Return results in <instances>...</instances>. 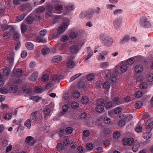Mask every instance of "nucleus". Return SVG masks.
Instances as JSON below:
<instances>
[{
    "label": "nucleus",
    "mask_w": 153,
    "mask_h": 153,
    "mask_svg": "<svg viewBox=\"0 0 153 153\" xmlns=\"http://www.w3.org/2000/svg\"><path fill=\"white\" fill-rule=\"evenodd\" d=\"M50 49L48 48L43 49L42 51V53L43 55H46L48 53L50 52Z\"/></svg>",
    "instance_id": "nucleus-54"
},
{
    "label": "nucleus",
    "mask_w": 153,
    "mask_h": 153,
    "mask_svg": "<svg viewBox=\"0 0 153 153\" xmlns=\"http://www.w3.org/2000/svg\"><path fill=\"white\" fill-rule=\"evenodd\" d=\"M20 37V35L18 33H15L13 36V38L14 40L18 41Z\"/></svg>",
    "instance_id": "nucleus-47"
},
{
    "label": "nucleus",
    "mask_w": 153,
    "mask_h": 153,
    "mask_svg": "<svg viewBox=\"0 0 153 153\" xmlns=\"http://www.w3.org/2000/svg\"><path fill=\"white\" fill-rule=\"evenodd\" d=\"M139 24L142 27H149L151 26V23L148 18L145 16H141L139 21Z\"/></svg>",
    "instance_id": "nucleus-6"
},
{
    "label": "nucleus",
    "mask_w": 153,
    "mask_h": 153,
    "mask_svg": "<svg viewBox=\"0 0 153 153\" xmlns=\"http://www.w3.org/2000/svg\"><path fill=\"white\" fill-rule=\"evenodd\" d=\"M146 133H144L143 135V137L146 139H148L150 138L151 137V134L150 132L148 130H146Z\"/></svg>",
    "instance_id": "nucleus-30"
},
{
    "label": "nucleus",
    "mask_w": 153,
    "mask_h": 153,
    "mask_svg": "<svg viewBox=\"0 0 153 153\" xmlns=\"http://www.w3.org/2000/svg\"><path fill=\"white\" fill-rule=\"evenodd\" d=\"M110 86L111 84L110 82L108 81L105 82L102 84L103 87L106 90V92H107L109 91Z\"/></svg>",
    "instance_id": "nucleus-22"
},
{
    "label": "nucleus",
    "mask_w": 153,
    "mask_h": 153,
    "mask_svg": "<svg viewBox=\"0 0 153 153\" xmlns=\"http://www.w3.org/2000/svg\"><path fill=\"white\" fill-rule=\"evenodd\" d=\"M25 143L30 146H33L35 143L34 138L31 136H28L26 138Z\"/></svg>",
    "instance_id": "nucleus-12"
},
{
    "label": "nucleus",
    "mask_w": 153,
    "mask_h": 153,
    "mask_svg": "<svg viewBox=\"0 0 153 153\" xmlns=\"http://www.w3.org/2000/svg\"><path fill=\"white\" fill-rule=\"evenodd\" d=\"M122 19V17H120L117 18L113 21V25L114 29L118 30L120 28L121 26Z\"/></svg>",
    "instance_id": "nucleus-9"
},
{
    "label": "nucleus",
    "mask_w": 153,
    "mask_h": 153,
    "mask_svg": "<svg viewBox=\"0 0 153 153\" xmlns=\"http://www.w3.org/2000/svg\"><path fill=\"white\" fill-rule=\"evenodd\" d=\"M111 71L110 69H107L103 71L102 75L105 74V79L106 80H110L111 79V81L112 83H114L117 82V77L114 76H111Z\"/></svg>",
    "instance_id": "nucleus-4"
},
{
    "label": "nucleus",
    "mask_w": 153,
    "mask_h": 153,
    "mask_svg": "<svg viewBox=\"0 0 153 153\" xmlns=\"http://www.w3.org/2000/svg\"><path fill=\"white\" fill-rule=\"evenodd\" d=\"M135 57H133L128 59L126 60V64L128 65H131L134 62L135 60Z\"/></svg>",
    "instance_id": "nucleus-28"
},
{
    "label": "nucleus",
    "mask_w": 153,
    "mask_h": 153,
    "mask_svg": "<svg viewBox=\"0 0 153 153\" xmlns=\"http://www.w3.org/2000/svg\"><path fill=\"white\" fill-rule=\"evenodd\" d=\"M62 59L61 56H56L53 57L52 59V61L53 63H59L61 62Z\"/></svg>",
    "instance_id": "nucleus-20"
},
{
    "label": "nucleus",
    "mask_w": 153,
    "mask_h": 153,
    "mask_svg": "<svg viewBox=\"0 0 153 153\" xmlns=\"http://www.w3.org/2000/svg\"><path fill=\"white\" fill-rule=\"evenodd\" d=\"M50 109L49 108H45L43 110L44 114L45 115H48L50 113Z\"/></svg>",
    "instance_id": "nucleus-59"
},
{
    "label": "nucleus",
    "mask_w": 153,
    "mask_h": 153,
    "mask_svg": "<svg viewBox=\"0 0 153 153\" xmlns=\"http://www.w3.org/2000/svg\"><path fill=\"white\" fill-rule=\"evenodd\" d=\"M1 29L3 31L7 30H9L10 32L13 31L15 29V27L13 26L6 25H2Z\"/></svg>",
    "instance_id": "nucleus-18"
},
{
    "label": "nucleus",
    "mask_w": 153,
    "mask_h": 153,
    "mask_svg": "<svg viewBox=\"0 0 153 153\" xmlns=\"http://www.w3.org/2000/svg\"><path fill=\"white\" fill-rule=\"evenodd\" d=\"M31 125V121L30 119H27L24 123V126L28 129L30 128Z\"/></svg>",
    "instance_id": "nucleus-37"
},
{
    "label": "nucleus",
    "mask_w": 153,
    "mask_h": 153,
    "mask_svg": "<svg viewBox=\"0 0 153 153\" xmlns=\"http://www.w3.org/2000/svg\"><path fill=\"white\" fill-rule=\"evenodd\" d=\"M42 99L41 97L38 96H34L31 97L30 99L31 100L35 102H38L39 100Z\"/></svg>",
    "instance_id": "nucleus-38"
},
{
    "label": "nucleus",
    "mask_w": 153,
    "mask_h": 153,
    "mask_svg": "<svg viewBox=\"0 0 153 153\" xmlns=\"http://www.w3.org/2000/svg\"><path fill=\"white\" fill-rule=\"evenodd\" d=\"M68 39L69 38L68 36L66 35H64L61 37L60 40L62 42H65L67 41Z\"/></svg>",
    "instance_id": "nucleus-49"
},
{
    "label": "nucleus",
    "mask_w": 153,
    "mask_h": 153,
    "mask_svg": "<svg viewBox=\"0 0 153 153\" xmlns=\"http://www.w3.org/2000/svg\"><path fill=\"white\" fill-rule=\"evenodd\" d=\"M104 105L107 109L114 107L112 102L110 101H108L104 103Z\"/></svg>",
    "instance_id": "nucleus-26"
},
{
    "label": "nucleus",
    "mask_w": 153,
    "mask_h": 153,
    "mask_svg": "<svg viewBox=\"0 0 153 153\" xmlns=\"http://www.w3.org/2000/svg\"><path fill=\"white\" fill-rule=\"evenodd\" d=\"M37 113L36 112H35L32 113L30 116V118L32 120H35L37 117Z\"/></svg>",
    "instance_id": "nucleus-50"
},
{
    "label": "nucleus",
    "mask_w": 153,
    "mask_h": 153,
    "mask_svg": "<svg viewBox=\"0 0 153 153\" xmlns=\"http://www.w3.org/2000/svg\"><path fill=\"white\" fill-rule=\"evenodd\" d=\"M26 46L28 49L30 50H33L34 48V45L30 42H28L26 43Z\"/></svg>",
    "instance_id": "nucleus-40"
},
{
    "label": "nucleus",
    "mask_w": 153,
    "mask_h": 153,
    "mask_svg": "<svg viewBox=\"0 0 153 153\" xmlns=\"http://www.w3.org/2000/svg\"><path fill=\"white\" fill-rule=\"evenodd\" d=\"M67 67L68 68H72L75 66L74 62L71 59H69L66 63Z\"/></svg>",
    "instance_id": "nucleus-24"
},
{
    "label": "nucleus",
    "mask_w": 153,
    "mask_h": 153,
    "mask_svg": "<svg viewBox=\"0 0 153 153\" xmlns=\"http://www.w3.org/2000/svg\"><path fill=\"white\" fill-rule=\"evenodd\" d=\"M71 106L72 108L76 109L78 108L79 104L75 102H73L71 104Z\"/></svg>",
    "instance_id": "nucleus-53"
},
{
    "label": "nucleus",
    "mask_w": 153,
    "mask_h": 153,
    "mask_svg": "<svg viewBox=\"0 0 153 153\" xmlns=\"http://www.w3.org/2000/svg\"><path fill=\"white\" fill-rule=\"evenodd\" d=\"M47 32V30L46 29L42 30L39 32V34L41 36H45Z\"/></svg>",
    "instance_id": "nucleus-58"
},
{
    "label": "nucleus",
    "mask_w": 153,
    "mask_h": 153,
    "mask_svg": "<svg viewBox=\"0 0 153 153\" xmlns=\"http://www.w3.org/2000/svg\"><path fill=\"white\" fill-rule=\"evenodd\" d=\"M86 16L88 17V13L87 11H85L82 12L79 15V18L81 19H83Z\"/></svg>",
    "instance_id": "nucleus-39"
},
{
    "label": "nucleus",
    "mask_w": 153,
    "mask_h": 153,
    "mask_svg": "<svg viewBox=\"0 0 153 153\" xmlns=\"http://www.w3.org/2000/svg\"><path fill=\"white\" fill-rule=\"evenodd\" d=\"M65 131L67 134H71L72 132L73 128L71 127H68L66 128Z\"/></svg>",
    "instance_id": "nucleus-64"
},
{
    "label": "nucleus",
    "mask_w": 153,
    "mask_h": 153,
    "mask_svg": "<svg viewBox=\"0 0 153 153\" xmlns=\"http://www.w3.org/2000/svg\"><path fill=\"white\" fill-rule=\"evenodd\" d=\"M63 77V76L61 74H56L52 76V80L54 82L58 83Z\"/></svg>",
    "instance_id": "nucleus-15"
},
{
    "label": "nucleus",
    "mask_w": 153,
    "mask_h": 153,
    "mask_svg": "<svg viewBox=\"0 0 153 153\" xmlns=\"http://www.w3.org/2000/svg\"><path fill=\"white\" fill-rule=\"evenodd\" d=\"M113 103L114 106L120 104L122 103L121 100L118 97L114 98L113 100Z\"/></svg>",
    "instance_id": "nucleus-25"
},
{
    "label": "nucleus",
    "mask_w": 153,
    "mask_h": 153,
    "mask_svg": "<svg viewBox=\"0 0 153 153\" xmlns=\"http://www.w3.org/2000/svg\"><path fill=\"white\" fill-rule=\"evenodd\" d=\"M143 105V103L141 101H137L134 104L135 108L136 109L141 108Z\"/></svg>",
    "instance_id": "nucleus-36"
},
{
    "label": "nucleus",
    "mask_w": 153,
    "mask_h": 153,
    "mask_svg": "<svg viewBox=\"0 0 153 153\" xmlns=\"http://www.w3.org/2000/svg\"><path fill=\"white\" fill-rule=\"evenodd\" d=\"M146 79L148 82H151L153 81V74L151 73H148L146 76Z\"/></svg>",
    "instance_id": "nucleus-27"
},
{
    "label": "nucleus",
    "mask_w": 153,
    "mask_h": 153,
    "mask_svg": "<svg viewBox=\"0 0 153 153\" xmlns=\"http://www.w3.org/2000/svg\"><path fill=\"white\" fill-rule=\"evenodd\" d=\"M142 117L143 119L145 120V121H146L145 124L146 130L151 131L153 128V118H149L148 114L143 115Z\"/></svg>",
    "instance_id": "nucleus-2"
},
{
    "label": "nucleus",
    "mask_w": 153,
    "mask_h": 153,
    "mask_svg": "<svg viewBox=\"0 0 153 153\" xmlns=\"http://www.w3.org/2000/svg\"><path fill=\"white\" fill-rule=\"evenodd\" d=\"M34 91L36 93H40L42 91V88L41 87H37L34 88Z\"/></svg>",
    "instance_id": "nucleus-57"
},
{
    "label": "nucleus",
    "mask_w": 153,
    "mask_h": 153,
    "mask_svg": "<svg viewBox=\"0 0 153 153\" xmlns=\"http://www.w3.org/2000/svg\"><path fill=\"white\" fill-rule=\"evenodd\" d=\"M38 73L37 71L33 72L29 77V79L32 81H36L38 78Z\"/></svg>",
    "instance_id": "nucleus-16"
},
{
    "label": "nucleus",
    "mask_w": 153,
    "mask_h": 153,
    "mask_svg": "<svg viewBox=\"0 0 153 153\" xmlns=\"http://www.w3.org/2000/svg\"><path fill=\"white\" fill-rule=\"evenodd\" d=\"M78 36V33L76 31H71L69 34L70 37L72 39L76 38Z\"/></svg>",
    "instance_id": "nucleus-33"
},
{
    "label": "nucleus",
    "mask_w": 153,
    "mask_h": 153,
    "mask_svg": "<svg viewBox=\"0 0 153 153\" xmlns=\"http://www.w3.org/2000/svg\"><path fill=\"white\" fill-rule=\"evenodd\" d=\"M8 142L7 140L5 139H0V144L4 147L8 145Z\"/></svg>",
    "instance_id": "nucleus-34"
},
{
    "label": "nucleus",
    "mask_w": 153,
    "mask_h": 153,
    "mask_svg": "<svg viewBox=\"0 0 153 153\" xmlns=\"http://www.w3.org/2000/svg\"><path fill=\"white\" fill-rule=\"evenodd\" d=\"M110 66V63L108 62H103L100 64V67L102 69L106 68Z\"/></svg>",
    "instance_id": "nucleus-29"
},
{
    "label": "nucleus",
    "mask_w": 153,
    "mask_h": 153,
    "mask_svg": "<svg viewBox=\"0 0 153 153\" xmlns=\"http://www.w3.org/2000/svg\"><path fill=\"white\" fill-rule=\"evenodd\" d=\"M9 92L8 89L6 87H2L0 88V93L2 94H6Z\"/></svg>",
    "instance_id": "nucleus-41"
},
{
    "label": "nucleus",
    "mask_w": 153,
    "mask_h": 153,
    "mask_svg": "<svg viewBox=\"0 0 153 153\" xmlns=\"http://www.w3.org/2000/svg\"><path fill=\"white\" fill-rule=\"evenodd\" d=\"M13 72L14 73V76L18 77L22 76L23 74V72L22 69H17L16 70L14 69L13 71Z\"/></svg>",
    "instance_id": "nucleus-21"
},
{
    "label": "nucleus",
    "mask_w": 153,
    "mask_h": 153,
    "mask_svg": "<svg viewBox=\"0 0 153 153\" xmlns=\"http://www.w3.org/2000/svg\"><path fill=\"white\" fill-rule=\"evenodd\" d=\"M144 70L143 65L141 64H138L135 65L134 68V72L137 74H140L142 73Z\"/></svg>",
    "instance_id": "nucleus-11"
},
{
    "label": "nucleus",
    "mask_w": 153,
    "mask_h": 153,
    "mask_svg": "<svg viewBox=\"0 0 153 153\" xmlns=\"http://www.w3.org/2000/svg\"><path fill=\"white\" fill-rule=\"evenodd\" d=\"M105 58V56H104L101 53H100L99 55L97 57V60L99 61H104Z\"/></svg>",
    "instance_id": "nucleus-44"
},
{
    "label": "nucleus",
    "mask_w": 153,
    "mask_h": 153,
    "mask_svg": "<svg viewBox=\"0 0 153 153\" xmlns=\"http://www.w3.org/2000/svg\"><path fill=\"white\" fill-rule=\"evenodd\" d=\"M80 50V48L77 45H74L71 46L70 49V51L74 53H76Z\"/></svg>",
    "instance_id": "nucleus-19"
},
{
    "label": "nucleus",
    "mask_w": 153,
    "mask_h": 153,
    "mask_svg": "<svg viewBox=\"0 0 153 153\" xmlns=\"http://www.w3.org/2000/svg\"><path fill=\"white\" fill-rule=\"evenodd\" d=\"M123 117L125 120L127 121H129L132 119L133 118V116L131 114L127 115L126 116V115H123Z\"/></svg>",
    "instance_id": "nucleus-42"
},
{
    "label": "nucleus",
    "mask_w": 153,
    "mask_h": 153,
    "mask_svg": "<svg viewBox=\"0 0 153 153\" xmlns=\"http://www.w3.org/2000/svg\"><path fill=\"white\" fill-rule=\"evenodd\" d=\"M104 103V101L103 99H100L98 100L96 108V110L97 112L101 113L104 110V107L103 105Z\"/></svg>",
    "instance_id": "nucleus-8"
},
{
    "label": "nucleus",
    "mask_w": 153,
    "mask_h": 153,
    "mask_svg": "<svg viewBox=\"0 0 153 153\" xmlns=\"http://www.w3.org/2000/svg\"><path fill=\"white\" fill-rule=\"evenodd\" d=\"M4 77L3 75L0 74V87L2 86L4 83Z\"/></svg>",
    "instance_id": "nucleus-52"
},
{
    "label": "nucleus",
    "mask_w": 153,
    "mask_h": 153,
    "mask_svg": "<svg viewBox=\"0 0 153 153\" xmlns=\"http://www.w3.org/2000/svg\"><path fill=\"white\" fill-rule=\"evenodd\" d=\"M121 65L120 67V70L122 73H125L126 72L128 68L127 64H123V62H121Z\"/></svg>",
    "instance_id": "nucleus-17"
},
{
    "label": "nucleus",
    "mask_w": 153,
    "mask_h": 153,
    "mask_svg": "<svg viewBox=\"0 0 153 153\" xmlns=\"http://www.w3.org/2000/svg\"><path fill=\"white\" fill-rule=\"evenodd\" d=\"M34 20V17L32 16L31 15H30L27 18V22L28 24H30Z\"/></svg>",
    "instance_id": "nucleus-46"
},
{
    "label": "nucleus",
    "mask_w": 153,
    "mask_h": 153,
    "mask_svg": "<svg viewBox=\"0 0 153 153\" xmlns=\"http://www.w3.org/2000/svg\"><path fill=\"white\" fill-rule=\"evenodd\" d=\"M64 22L58 27L57 32L59 34L62 33L67 28L70 23V21L68 18L64 19Z\"/></svg>",
    "instance_id": "nucleus-3"
},
{
    "label": "nucleus",
    "mask_w": 153,
    "mask_h": 153,
    "mask_svg": "<svg viewBox=\"0 0 153 153\" xmlns=\"http://www.w3.org/2000/svg\"><path fill=\"white\" fill-rule=\"evenodd\" d=\"M49 76L47 74H44L42 77V80L43 82H45L48 80Z\"/></svg>",
    "instance_id": "nucleus-62"
},
{
    "label": "nucleus",
    "mask_w": 153,
    "mask_h": 153,
    "mask_svg": "<svg viewBox=\"0 0 153 153\" xmlns=\"http://www.w3.org/2000/svg\"><path fill=\"white\" fill-rule=\"evenodd\" d=\"M99 39L101 42L105 46L109 47L113 44V39L109 36L101 34L100 36Z\"/></svg>",
    "instance_id": "nucleus-1"
},
{
    "label": "nucleus",
    "mask_w": 153,
    "mask_h": 153,
    "mask_svg": "<svg viewBox=\"0 0 153 153\" xmlns=\"http://www.w3.org/2000/svg\"><path fill=\"white\" fill-rule=\"evenodd\" d=\"M45 10V8L42 6H40L36 10V12L38 13H43Z\"/></svg>",
    "instance_id": "nucleus-31"
},
{
    "label": "nucleus",
    "mask_w": 153,
    "mask_h": 153,
    "mask_svg": "<svg viewBox=\"0 0 153 153\" xmlns=\"http://www.w3.org/2000/svg\"><path fill=\"white\" fill-rule=\"evenodd\" d=\"M73 96L75 98L77 99L80 96L79 92L76 90L74 91L73 93Z\"/></svg>",
    "instance_id": "nucleus-45"
},
{
    "label": "nucleus",
    "mask_w": 153,
    "mask_h": 153,
    "mask_svg": "<svg viewBox=\"0 0 153 153\" xmlns=\"http://www.w3.org/2000/svg\"><path fill=\"white\" fill-rule=\"evenodd\" d=\"M17 90V87L16 85H13L10 87V93H14L16 92Z\"/></svg>",
    "instance_id": "nucleus-43"
},
{
    "label": "nucleus",
    "mask_w": 153,
    "mask_h": 153,
    "mask_svg": "<svg viewBox=\"0 0 153 153\" xmlns=\"http://www.w3.org/2000/svg\"><path fill=\"white\" fill-rule=\"evenodd\" d=\"M134 142V140L132 138H126L124 139L123 140V143L124 145H128L131 146Z\"/></svg>",
    "instance_id": "nucleus-14"
},
{
    "label": "nucleus",
    "mask_w": 153,
    "mask_h": 153,
    "mask_svg": "<svg viewBox=\"0 0 153 153\" xmlns=\"http://www.w3.org/2000/svg\"><path fill=\"white\" fill-rule=\"evenodd\" d=\"M82 75L81 74V73H79L73 76H72L70 79V82H71L74 80H75L76 78H77L78 77H79V76H81Z\"/></svg>",
    "instance_id": "nucleus-51"
},
{
    "label": "nucleus",
    "mask_w": 153,
    "mask_h": 153,
    "mask_svg": "<svg viewBox=\"0 0 153 153\" xmlns=\"http://www.w3.org/2000/svg\"><path fill=\"white\" fill-rule=\"evenodd\" d=\"M47 10L48 12L46 13V16L49 19L52 16L53 13H56L53 6L50 4L48 5Z\"/></svg>",
    "instance_id": "nucleus-10"
},
{
    "label": "nucleus",
    "mask_w": 153,
    "mask_h": 153,
    "mask_svg": "<svg viewBox=\"0 0 153 153\" xmlns=\"http://www.w3.org/2000/svg\"><path fill=\"white\" fill-rule=\"evenodd\" d=\"M143 95V93L141 91H138L135 92L134 94L135 96L137 98L140 97Z\"/></svg>",
    "instance_id": "nucleus-48"
},
{
    "label": "nucleus",
    "mask_w": 153,
    "mask_h": 153,
    "mask_svg": "<svg viewBox=\"0 0 153 153\" xmlns=\"http://www.w3.org/2000/svg\"><path fill=\"white\" fill-rule=\"evenodd\" d=\"M12 117V114L9 113H7L5 116V119L6 120H9L11 119Z\"/></svg>",
    "instance_id": "nucleus-61"
},
{
    "label": "nucleus",
    "mask_w": 153,
    "mask_h": 153,
    "mask_svg": "<svg viewBox=\"0 0 153 153\" xmlns=\"http://www.w3.org/2000/svg\"><path fill=\"white\" fill-rule=\"evenodd\" d=\"M142 129V127L141 126L137 125L136 126L135 130L138 133L141 132Z\"/></svg>",
    "instance_id": "nucleus-56"
},
{
    "label": "nucleus",
    "mask_w": 153,
    "mask_h": 153,
    "mask_svg": "<svg viewBox=\"0 0 153 153\" xmlns=\"http://www.w3.org/2000/svg\"><path fill=\"white\" fill-rule=\"evenodd\" d=\"M68 46V45L66 43H63L59 47V49L62 52H65Z\"/></svg>",
    "instance_id": "nucleus-23"
},
{
    "label": "nucleus",
    "mask_w": 153,
    "mask_h": 153,
    "mask_svg": "<svg viewBox=\"0 0 153 153\" xmlns=\"http://www.w3.org/2000/svg\"><path fill=\"white\" fill-rule=\"evenodd\" d=\"M147 142V141H145L140 143L137 140H135L134 142L132 148V151L134 152L137 151L140 148L143 147L144 145L146 144Z\"/></svg>",
    "instance_id": "nucleus-7"
},
{
    "label": "nucleus",
    "mask_w": 153,
    "mask_h": 153,
    "mask_svg": "<svg viewBox=\"0 0 153 153\" xmlns=\"http://www.w3.org/2000/svg\"><path fill=\"white\" fill-rule=\"evenodd\" d=\"M140 86L141 89H145L147 87V83L146 82H142L140 84Z\"/></svg>",
    "instance_id": "nucleus-55"
},
{
    "label": "nucleus",
    "mask_w": 153,
    "mask_h": 153,
    "mask_svg": "<svg viewBox=\"0 0 153 153\" xmlns=\"http://www.w3.org/2000/svg\"><path fill=\"white\" fill-rule=\"evenodd\" d=\"M88 17L91 18L93 16V15L95 14L94 10L92 8L89 9L88 12Z\"/></svg>",
    "instance_id": "nucleus-32"
},
{
    "label": "nucleus",
    "mask_w": 153,
    "mask_h": 153,
    "mask_svg": "<svg viewBox=\"0 0 153 153\" xmlns=\"http://www.w3.org/2000/svg\"><path fill=\"white\" fill-rule=\"evenodd\" d=\"M81 101L83 104H87L88 102L89 101V98L86 96H83L81 98Z\"/></svg>",
    "instance_id": "nucleus-35"
},
{
    "label": "nucleus",
    "mask_w": 153,
    "mask_h": 153,
    "mask_svg": "<svg viewBox=\"0 0 153 153\" xmlns=\"http://www.w3.org/2000/svg\"><path fill=\"white\" fill-rule=\"evenodd\" d=\"M54 9L56 13L61 14L62 12V10L63 9V6L61 4H57L55 5Z\"/></svg>",
    "instance_id": "nucleus-13"
},
{
    "label": "nucleus",
    "mask_w": 153,
    "mask_h": 153,
    "mask_svg": "<svg viewBox=\"0 0 153 153\" xmlns=\"http://www.w3.org/2000/svg\"><path fill=\"white\" fill-rule=\"evenodd\" d=\"M65 7L66 10H65L63 13L62 16H67L69 15V13L74 10L75 6L72 4L67 3L65 5Z\"/></svg>",
    "instance_id": "nucleus-5"
},
{
    "label": "nucleus",
    "mask_w": 153,
    "mask_h": 153,
    "mask_svg": "<svg viewBox=\"0 0 153 153\" xmlns=\"http://www.w3.org/2000/svg\"><path fill=\"white\" fill-rule=\"evenodd\" d=\"M121 110L122 109L120 107H117L114 109V113L116 114H119L121 112Z\"/></svg>",
    "instance_id": "nucleus-60"
},
{
    "label": "nucleus",
    "mask_w": 153,
    "mask_h": 153,
    "mask_svg": "<svg viewBox=\"0 0 153 153\" xmlns=\"http://www.w3.org/2000/svg\"><path fill=\"white\" fill-rule=\"evenodd\" d=\"M7 60L10 65H13V57H8Z\"/></svg>",
    "instance_id": "nucleus-63"
}]
</instances>
